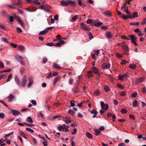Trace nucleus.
<instances>
[{"instance_id":"1","label":"nucleus","mask_w":146,"mask_h":146,"mask_svg":"<svg viewBox=\"0 0 146 146\" xmlns=\"http://www.w3.org/2000/svg\"><path fill=\"white\" fill-rule=\"evenodd\" d=\"M101 106L102 109L105 111L106 110L109 108L108 106L106 104H105L103 102H101Z\"/></svg>"},{"instance_id":"2","label":"nucleus","mask_w":146,"mask_h":146,"mask_svg":"<svg viewBox=\"0 0 146 146\" xmlns=\"http://www.w3.org/2000/svg\"><path fill=\"white\" fill-rule=\"evenodd\" d=\"M14 18H16L17 21L19 22V23L21 24L23 27H25V24L24 22L22 21L21 18L19 16L15 17Z\"/></svg>"},{"instance_id":"3","label":"nucleus","mask_w":146,"mask_h":146,"mask_svg":"<svg viewBox=\"0 0 146 146\" xmlns=\"http://www.w3.org/2000/svg\"><path fill=\"white\" fill-rule=\"evenodd\" d=\"M128 36L130 38L131 42H133L134 41H137V38L134 35H128Z\"/></svg>"},{"instance_id":"4","label":"nucleus","mask_w":146,"mask_h":146,"mask_svg":"<svg viewBox=\"0 0 146 146\" xmlns=\"http://www.w3.org/2000/svg\"><path fill=\"white\" fill-rule=\"evenodd\" d=\"M27 82V79H26V76L25 75H24L23 77L21 82L23 87H25L26 86Z\"/></svg>"},{"instance_id":"5","label":"nucleus","mask_w":146,"mask_h":146,"mask_svg":"<svg viewBox=\"0 0 146 146\" xmlns=\"http://www.w3.org/2000/svg\"><path fill=\"white\" fill-rule=\"evenodd\" d=\"M67 2L68 3V5L69 4L72 7H75L76 5V3L75 1L71 0H67Z\"/></svg>"},{"instance_id":"6","label":"nucleus","mask_w":146,"mask_h":146,"mask_svg":"<svg viewBox=\"0 0 146 146\" xmlns=\"http://www.w3.org/2000/svg\"><path fill=\"white\" fill-rule=\"evenodd\" d=\"M103 68L106 69L109 68L110 66V64L109 63H105L102 65Z\"/></svg>"},{"instance_id":"7","label":"nucleus","mask_w":146,"mask_h":146,"mask_svg":"<svg viewBox=\"0 0 146 146\" xmlns=\"http://www.w3.org/2000/svg\"><path fill=\"white\" fill-rule=\"evenodd\" d=\"M15 80L16 84L18 86H20L21 84L20 82V80L19 79L18 77L17 76H16L15 77Z\"/></svg>"},{"instance_id":"8","label":"nucleus","mask_w":146,"mask_h":146,"mask_svg":"<svg viewBox=\"0 0 146 146\" xmlns=\"http://www.w3.org/2000/svg\"><path fill=\"white\" fill-rule=\"evenodd\" d=\"M33 78L32 76H30L29 77V83L28 85V87H30L31 85L33 83Z\"/></svg>"},{"instance_id":"9","label":"nucleus","mask_w":146,"mask_h":146,"mask_svg":"<svg viewBox=\"0 0 146 146\" xmlns=\"http://www.w3.org/2000/svg\"><path fill=\"white\" fill-rule=\"evenodd\" d=\"M10 110L11 111L13 115H17L20 113L19 111L16 110Z\"/></svg>"},{"instance_id":"10","label":"nucleus","mask_w":146,"mask_h":146,"mask_svg":"<svg viewBox=\"0 0 146 146\" xmlns=\"http://www.w3.org/2000/svg\"><path fill=\"white\" fill-rule=\"evenodd\" d=\"M67 2V0H62L60 2V3L62 6H66L68 5V3Z\"/></svg>"},{"instance_id":"11","label":"nucleus","mask_w":146,"mask_h":146,"mask_svg":"<svg viewBox=\"0 0 146 146\" xmlns=\"http://www.w3.org/2000/svg\"><path fill=\"white\" fill-rule=\"evenodd\" d=\"M105 36L107 38L109 39H111L112 38V35L110 32H106Z\"/></svg>"},{"instance_id":"12","label":"nucleus","mask_w":146,"mask_h":146,"mask_svg":"<svg viewBox=\"0 0 146 146\" xmlns=\"http://www.w3.org/2000/svg\"><path fill=\"white\" fill-rule=\"evenodd\" d=\"M103 13V15L107 17H110L111 16V14L108 11H105Z\"/></svg>"},{"instance_id":"13","label":"nucleus","mask_w":146,"mask_h":146,"mask_svg":"<svg viewBox=\"0 0 146 146\" xmlns=\"http://www.w3.org/2000/svg\"><path fill=\"white\" fill-rule=\"evenodd\" d=\"M65 43V42L63 40H60V42L58 43H56L55 44V46L56 47H59L60 46L63 44Z\"/></svg>"},{"instance_id":"14","label":"nucleus","mask_w":146,"mask_h":146,"mask_svg":"<svg viewBox=\"0 0 146 146\" xmlns=\"http://www.w3.org/2000/svg\"><path fill=\"white\" fill-rule=\"evenodd\" d=\"M93 74L92 71H88L87 73V76L88 77V78L90 77H93Z\"/></svg>"},{"instance_id":"15","label":"nucleus","mask_w":146,"mask_h":146,"mask_svg":"<svg viewBox=\"0 0 146 146\" xmlns=\"http://www.w3.org/2000/svg\"><path fill=\"white\" fill-rule=\"evenodd\" d=\"M60 79V77L58 76L56 77L53 81V84L55 85L57 82Z\"/></svg>"},{"instance_id":"16","label":"nucleus","mask_w":146,"mask_h":146,"mask_svg":"<svg viewBox=\"0 0 146 146\" xmlns=\"http://www.w3.org/2000/svg\"><path fill=\"white\" fill-rule=\"evenodd\" d=\"M104 88L106 92H109L110 90L109 87L107 85H104Z\"/></svg>"},{"instance_id":"17","label":"nucleus","mask_w":146,"mask_h":146,"mask_svg":"<svg viewBox=\"0 0 146 146\" xmlns=\"http://www.w3.org/2000/svg\"><path fill=\"white\" fill-rule=\"evenodd\" d=\"M80 29H83L84 30L86 31H90V29L86 25H85V26H84V27H80Z\"/></svg>"},{"instance_id":"18","label":"nucleus","mask_w":146,"mask_h":146,"mask_svg":"<svg viewBox=\"0 0 146 146\" xmlns=\"http://www.w3.org/2000/svg\"><path fill=\"white\" fill-rule=\"evenodd\" d=\"M93 23L94 24V25L96 27L99 26L103 24L102 23L100 22H96L95 21H94Z\"/></svg>"},{"instance_id":"19","label":"nucleus","mask_w":146,"mask_h":146,"mask_svg":"<svg viewBox=\"0 0 146 146\" xmlns=\"http://www.w3.org/2000/svg\"><path fill=\"white\" fill-rule=\"evenodd\" d=\"M136 66L135 64H130L129 65V67L132 69H135L136 68Z\"/></svg>"},{"instance_id":"20","label":"nucleus","mask_w":146,"mask_h":146,"mask_svg":"<svg viewBox=\"0 0 146 146\" xmlns=\"http://www.w3.org/2000/svg\"><path fill=\"white\" fill-rule=\"evenodd\" d=\"M48 32L47 30H45L40 31L39 33V35H43L45 34Z\"/></svg>"},{"instance_id":"21","label":"nucleus","mask_w":146,"mask_h":146,"mask_svg":"<svg viewBox=\"0 0 146 146\" xmlns=\"http://www.w3.org/2000/svg\"><path fill=\"white\" fill-rule=\"evenodd\" d=\"M78 17V15H76L75 16L72 17L71 19V21L72 22H74L77 20Z\"/></svg>"},{"instance_id":"22","label":"nucleus","mask_w":146,"mask_h":146,"mask_svg":"<svg viewBox=\"0 0 146 146\" xmlns=\"http://www.w3.org/2000/svg\"><path fill=\"white\" fill-rule=\"evenodd\" d=\"M14 98V96L12 94H10L9 96V102H12V100Z\"/></svg>"},{"instance_id":"23","label":"nucleus","mask_w":146,"mask_h":146,"mask_svg":"<svg viewBox=\"0 0 146 146\" xmlns=\"http://www.w3.org/2000/svg\"><path fill=\"white\" fill-rule=\"evenodd\" d=\"M122 17H122L123 19H126L128 18H131L132 17H131V15H129L128 16H126L122 14Z\"/></svg>"},{"instance_id":"24","label":"nucleus","mask_w":146,"mask_h":146,"mask_svg":"<svg viewBox=\"0 0 146 146\" xmlns=\"http://www.w3.org/2000/svg\"><path fill=\"white\" fill-rule=\"evenodd\" d=\"M143 80L141 78H139L137 79L135 81V83L136 84H139L142 82Z\"/></svg>"},{"instance_id":"25","label":"nucleus","mask_w":146,"mask_h":146,"mask_svg":"<svg viewBox=\"0 0 146 146\" xmlns=\"http://www.w3.org/2000/svg\"><path fill=\"white\" fill-rule=\"evenodd\" d=\"M133 16H131L132 17L131 19L134 18L138 17V13L136 12H134L132 14Z\"/></svg>"},{"instance_id":"26","label":"nucleus","mask_w":146,"mask_h":146,"mask_svg":"<svg viewBox=\"0 0 146 146\" xmlns=\"http://www.w3.org/2000/svg\"><path fill=\"white\" fill-rule=\"evenodd\" d=\"M94 131L95 132V134L96 135H99L101 133V131H100L98 130L97 129H95Z\"/></svg>"},{"instance_id":"27","label":"nucleus","mask_w":146,"mask_h":146,"mask_svg":"<svg viewBox=\"0 0 146 146\" xmlns=\"http://www.w3.org/2000/svg\"><path fill=\"white\" fill-rule=\"evenodd\" d=\"M44 10L45 11H48L50 9V6L48 5H44Z\"/></svg>"},{"instance_id":"28","label":"nucleus","mask_w":146,"mask_h":146,"mask_svg":"<svg viewBox=\"0 0 146 146\" xmlns=\"http://www.w3.org/2000/svg\"><path fill=\"white\" fill-rule=\"evenodd\" d=\"M138 105V102L137 100H135L133 101V105L134 107H137Z\"/></svg>"},{"instance_id":"29","label":"nucleus","mask_w":146,"mask_h":146,"mask_svg":"<svg viewBox=\"0 0 146 146\" xmlns=\"http://www.w3.org/2000/svg\"><path fill=\"white\" fill-rule=\"evenodd\" d=\"M27 121L30 122L31 123H32L33 122V121L32 120V118L30 116L28 117L27 118Z\"/></svg>"},{"instance_id":"30","label":"nucleus","mask_w":146,"mask_h":146,"mask_svg":"<svg viewBox=\"0 0 146 146\" xmlns=\"http://www.w3.org/2000/svg\"><path fill=\"white\" fill-rule=\"evenodd\" d=\"M19 133L20 135H21L23 137L26 139H27V138L25 135L24 133L22 131H20L19 132Z\"/></svg>"},{"instance_id":"31","label":"nucleus","mask_w":146,"mask_h":146,"mask_svg":"<svg viewBox=\"0 0 146 146\" xmlns=\"http://www.w3.org/2000/svg\"><path fill=\"white\" fill-rule=\"evenodd\" d=\"M92 69L94 72L95 74L99 72L98 69L96 67H93L92 68Z\"/></svg>"},{"instance_id":"32","label":"nucleus","mask_w":146,"mask_h":146,"mask_svg":"<svg viewBox=\"0 0 146 146\" xmlns=\"http://www.w3.org/2000/svg\"><path fill=\"white\" fill-rule=\"evenodd\" d=\"M69 119V118L67 117L65 118L64 121L66 123H68L71 122V121Z\"/></svg>"},{"instance_id":"33","label":"nucleus","mask_w":146,"mask_h":146,"mask_svg":"<svg viewBox=\"0 0 146 146\" xmlns=\"http://www.w3.org/2000/svg\"><path fill=\"white\" fill-rule=\"evenodd\" d=\"M86 136L89 139H91L92 137V135L88 132H86Z\"/></svg>"},{"instance_id":"34","label":"nucleus","mask_w":146,"mask_h":146,"mask_svg":"<svg viewBox=\"0 0 146 146\" xmlns=\"http://www.w3.org/2000/svg\"><path fill=\"white\" fill-rule=\"evenodd\" d=\"M37 115L38 117H42L43 119H44V116L43 115L42 113H38L37 114Z\"/></svg>"},{"instance_id":"35","label":"nucleus","mask_w":146,"mask_h":146,"mask_svg":"<svg viewBox=\"0 0 146 146\" xmlns=\"http://www.w3.org/2000/svg\"><path fill=\"white\" fill-rule=\"evenodd\" d=\"M53 76L52 73L50 72L49 73V74L47 76L46 78L47 79H50Z\"/></svg>"},{"instance_id":"36","label":"nucleus","mask_w":146,"mask_h":146,"mask_svg":"<svg viewBox=\"0 0 146 146\" xmlns=\"http://www.w3.org/2000/svg\"><path fill=\"white\" fill-rule=\"evenodd\" d=\"M121 112L123 114H124L126 113L127 111L125 109L123 108L121 110Z\"/></svg>"},{"instance_id":"37","label":"nucleus","mask_w":146,"mask_h":146,"mask_svg":"<svg viewBox=\"0 0 146 146\" xmlns=\"http://www.w3.org/2000/svg\"><path fill=\"white\" fill-rule=\"evenodd\" d=\"M130 24L131 25H139V23L138 22H135L134 23H133V22H130Z\"/></svg>"},{"instance_id":"38","label":"nucleus","mask_w":146,"mask_h":146,"mask_svg":"<svg viewBox=\"0 0 146 146\" xmlns=\"http://www.w3.org/2000/svg\"><path fill=\"white\" fill-rule=\"evenodd\" d=\"M53 66L56 69H60L61 68L59 66L58 64L55 63L54 64Z\"/></svg>"},{"instance_id":"39","label":"nucleus","mask_w":146,"mask_h":146,"mask_svg":"<svg viewBox=\"0 0 146 146\" xmlns=\"http://www.w3.org/2000/svg\"><path fill=\"white\" fill-rule=\"evenodd\" d=\"M100 94V91L98 90H96L94 92V94L95 95L98 96Z\"/></svg>"},{"instance_id":"40","label":"nucleus","mask_w":146,"mask_h":146,"mask_svg":"<svg viewBox=\"0 0 146 146\" xmlns=\"http://www.w3.org/2000/svg\"><path fill=\"white\" fill-rule=\"evenodd\" d=\"M1 40L5 42H8V40L7 38H5V37L2 38H1Z\"/></svg>"},{"instance_id":"41","label":"nucleus","mask_w":146,"mask_h":146,"mask_svg":"<svg viewBox=\"0 0 146 146\" xmlns=\"http://www.w3.org/2000/svg\"><path fill=\"white\" fill-rule=\"evenodd\" d=\"M76 102L74 101H72V100L70 101V104H71V106L72 107H73L75 106V103Z\"/></svg>"},{"instance_id":"42","label":"nucleus","mask_w":146,"mask_h":146,"mask_svg":"<svg viewBox=\"0 0 146 146\" xmlns=\"http://www.w3.org/2000/svg\"><path fill=\"white\" fill-rule=\"evenodd\" d=\"M46 45L48 46H54V43L52 42L48 43L46 44Z\"/></svg>"},{"instance_id":"43","label":"nucleus","mask_w":146,"mask_h":146,"mask_svg":"<svg viewBox=\"0 0 146 146\" xmlns=\"http://www.w3.org/2000/svg\"><path fill=\"white\" fill-rule=\"evenodd\" d=\"M126 92V91H123L120 93L119 95L121 96H124L125 95Z\"/></svg>"},{"instance_id":"44","label":"nucleus","mask_w":146,"mask_h":146,"mask_svg":"<svg viewBox=\"0 0 146 146\" xmlns=\"http://www.w3.org/2000/svg\"><path fill=\"white\" fill-rule=\"evenodd\" d=\"M88 34L89 36V38L90 39H92L93 38V37L91 32H89Z\"/></svg>"},{"instance_id":"45","label":"nucleus","mask_w":146,"mask_h":146,"mask_svg":"<svg viewBox=\"0 0 146 146\" xmlns=\"http://www.w3.org/2000/svg\"><path fill=\"white\" fill-rule=\"evenodd\" d=\"M123 75H121V74L119 75L118 76V78L119 80H120L121 81L122 80H123Z\"/></svg>"},{"instance_id":"46","label":"nucleus","mask_w":146,"mask_h":146,"mask_svg":"<svg viewBox=\"0 0 146 146\" xmlns=\"http://www.w3.org/2000/svg\"><path fill=\"white\" fill-rule=\"evenodd\" d=\"M125 4H124V5H125ZM121 9L123 10L124 12L125 11V10H126V6L124 5L122 6L121 8Z\"/></svg>"},{"instance_id":"47","label":"nucleus","mask_w":146,"mask_h":146,"mask_svg":"<svg viewBox=\"0 0 146 146\" xmlns=\"http://www.w3.org/2000/svg\"><path fill=\"white\" fill-rule=\"evenodd\" d=\"M126 63H129V62L128 61H126L125 60H123L121 62V64H125Z\"/></svg>"},{"instance_id":"48","label":"nucleus","mask_w":146,"mask_h":146,"mask_svg":"<svg viewBox=\"0 0 146 146\" xmlns=\"http://www.w3.org/2000/svg\"><path fill=\"white\" fill-rule=\"evenodd\" d=\"M117 86L118 87L121 88V89H123L124 88V87L122 85H121L120 84H117Z\"/></svg>"},{"instance_id":"49","label":"nucleus","mask_w":146,"mask_h":146,"mask_svg":"<svg viewBox=\"0 0 146 146\" xmlns=\"http://www.w3.org/2000/svg\"><path fill=\"white\" fill-rule=\"evenodd\" d=\"M93 21L92 19H88L86 21V22L88 24H91L92 23Z\"/></svg>"},{"instance_id":"50","label":"nucleus","mask_w":146,"mask_h":146,"mask_svg":"<svg viewBox=\"0 0 146 146\" xmlns=\"http://www.w3.org/2000/svg\"><path fill=\"white\" fill-rule=\"evenodd\" d=\"M5 116V114L3 113H0V117L1 119L4 118Z\"/></svg>"},{"instance_id":"51","label":"nucleus","mask_w":146,"mask_h":146,"mask_svg":"<svg viewBox=\"0 0 146 146\" xmlns=\"http://www.w3.org/2000/svg\"><path fill=\"white\" fill-rule=\"evenodd\" d=\"M42 143L44 146H47L48 145V144H47L48 143V141H46V140L43 141Z\"/></svg>"},{"instance_id":"52","label":"nucleus","mask_w":146,"mask_h":146,"mask_svg":"<svg viewBox=\"0 0 146 146\" xmlns=\"http://www.w3.org/2000/svg\"><path fill=\"white\" fill-rule=\"evenodd\" d=\"M24 124L25 125H27L29 127H31L34 126V125L33 124H28L26 123H24Z\"/></svg>"},{"instance_id":"53","label":"nucleus","mask_w":146,"mask_h":146,"mask_svg":"<svg viewBox=\"0 0 146 146\" xmlns=\"http://www.w3.org/2000/svg\"><path fill=\"white\" fill-rule=\"evenodd\" d=\"M26 130L29 131H30V132L32 133H33L34 132V131L33 129H32L30 128H27V127L26 128Z\"/></svg>"},{"instance_id":"54","label":"nucleus","mask_w":146,"mask_h":146,"mask_svg":"<svg viewBox=\"0 0 146 146\" xmlns=\"http://www.w3.org/2000/svg\"><path fill=\"white\" fill-rule=\"evenodd\" d=\"M117 57L119 58H121L122 57V55L119 53H117L116 54Z\"/></svg>"},{"instance_id":"55","label":"nucleus","mask_w":146,"mask_h":146,"mask_svg":"<svg viewBox=\"0 0 146 146\" xmlns=\"http://www.w3.org/2000/svg\"><path fill=\"white\" fill-rule=\"evenodd\" d=\"M58 129L59 131H61L62 130H63V131H64V127L62 126H59L58 128Z\"/></svg>"},{"instance_id":"56","label":"nucleus","mask_w":146,"mask_h":146,"mask_svg":"<svg viewBox=\"0 0 146 146\" xmlns=\"http://www.w3.org/2000/svg\"><path fill=\"white\" fill-rule=\"evenodd\" d=\"M101 29L104 30H106L108 28L107 26H102L101 27Z\"/></svg>"},{"instance_id":"57","label":"nucleus","mask_w":146,"mask_h":146,"mask_svg":"<svg viewBox=\"0 0 146 146\" xmlns=\"http://www.w3.org/2000/svg\"><path fill=\"white\" fill-rule=\"evenodd\" d=\"M12 74H10L9 76H8V78L7 79V82H9L11 78H12Z\"/></svg>"},{"instance_id":"58","label":"nucleus","mask_w":146,"mask_h":146,"mask_svg":"<svg viewBox=\"0 0 146 146\" xmlns=\"http://www.w3.org/2000/svg\"><path fill=\"white\" fill-rule=\"evenodd\" d=\"M114 104L115 105H117L118 104V102L116 100H113Z\"/></svg>"},{"instance_id":"59","label":"nucleus","mask_w":146,"mask_h":146,"mask_svg":"<svg viewBox=\"0 0 146 146\" xmlns=\"http://www.w3.org/2000/svg\"><path fill=\"white\" fill-rule=\"evenodd\" d=\"M123 75V78H127L128 77H129V76L127 74V73H126L125 74H124Z\"/></svg>"},{"instance_id":"60","label":"nucleus","mask_w":146,"mask_h":146,"mask_svg":"<svg viewBox=\"0 0 146 146\" xmlns=\"http://www.w3.org/2000/svg\"><path fill=\"white\" fill-rule=\"evenodd\" d=\"M19 49L20 50H23L24 49V47L22 45H20L18 46Z\"/></svg>"},{"instance_id":"61","label":"nucleus","mask_w":146,"mask_h":146,"mask_svg":"<svg viewBox=\"0 0 146 146\" xmlns=\"http://www.w3.org/2000/svg\"><path fill=\"white\" fill-rule=\"evenodd\" d=\"M142 24L144 25L146 24V18L143 19L141 22Z\"/></svg>"},{"instance_id":"62","label":"nucleus","mask_w":146,"mask_h":146,"mask_svg":"<svg viewBox=\"0 0 146 146\" xmlns=\"http://www.w3.org/2000/svg\"><path fill=\"white\" fill-rule=\"evenodd\" d=\"M137 93L136 92H135L132 93L131 94V96L133 97H136Z\"/></svg>"},{"instance_id":"63","label":"nucleus","mask_w":146,"mask_h":146,"mask_svg":"<svg viewBox=\"0 0 146 146\" xmlns=\"http://www.w3.org/2000/svg\"><path fill=\"white\" fill-rule=\"evenodd\" d=\"M52 74L53 76H56L58 75V73L56 72L53 71V72Z\"/></svg>"},{"instance_id":"64","label":"nucleus","mask_w":146,"mask_h":146,"mask_svg":"<svg viewBox=\"0 0 146 146\" xmlns=\"http://www.w3.org/2000/svg\"><path fill=\"white\" fill-rule=\"evenodd\" d=\"M118 146H125V144L124 143H121L118 145Z\"/></svg>"}]
</instances>
